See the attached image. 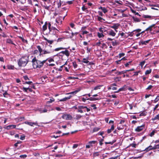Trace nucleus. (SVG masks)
I'll use <instances>...</instances> for the list:
<instances>
[{"label":"nucleus","mask_w":159,"mask_h":159,"mask_svg":"<svg viewBox=\"0 0 159 159\" xmlns=\"http://www.w3.org/2000/svg\"><path fill=\"white\" fill-rule=\"evenodd\" d=\"M37 48L38 49L37 50H34L33 52V54H37L39 52V56H43V55H45L47 54H49L51 53L52 52V50L51 49H43L41 46L40 45H37L36 46Z\"/></svg>","instance_id":"obj_1"},{"label":"nucleus","mask_w":159,"mask_h":159,"mask_svg":"<svg viewBox=\"0 0 159 159\" xmlns=\"http://www.w3.org/2000/svg\"><path fill=\"white\" fill-rule=\"evenodd\" d=\"M48 60V59H47L41 61L37 59L35 57H34L31 61L33 68L37 69L42 68L44 64Z\"/></svg>","instance_id":"obj_2"},{"label":"nucleus","mask_w":159,"mask_h":159,"mask_svg":"<svg viewBox=\"0 0 159 159\" xmlns=\"http://www.w3.org/2000/svg\"><path fill=\"white\" fill-rule=\"evenodd\" d=\"M29 56L25 55L22 56L18 61V64L20 67L25 66L29 61Z\"/></svg>","instance_id":"obj_3"},{"label":"nucleus","mask_w":159,"mask_h":159,"mask_svg":"<svg viewBox=\"0 0 159 159\" xmlns=\"http://www.w3.org/2000/svg\"><path fill=\"white\" fill-rule=\"evenodd\" d=\"M61 117L63 119L66 120H71L72 119V116L70 114H63Z\"/></svg>","instance_id":"obj_4"},{"label":"nucleus","mask_w":159,"mask_h":159,"mask_svg":"<svg viewBox=\"0 0 159 159\" xmlns=\"http://www.w3.org/2000/svg\"><path fill=\"white\" fill-rule=\"evenodd\" d=\"M88 57L87 58V59L85 58H84L83 59L82 61V62L84 63L87 64L88 65H93L94 64L93 62H89L88 60Z\"/></svg>","instance_id":"obj_5"},{"label":"nucleus","mask_w":159,"mask_h":159,"mask_svg":"<svg viewBox=\"0 0 159 159\" xmlns=\"http://www.w3.org/2000/svg\"><path fill=\"white\" fill-rule=\"evenodd\" d=\"M48 78L47 76L41 77L39 79L40 83L39 84H44L46 82L45 80Z\"/></svg>","instance_id":"obj_6"},{"label":"nucleus","mask_w":159,"mask_h":159,"mask_svg":"<svg viewBox=\"0 0 159 159\" xmlns=\"http://www.w3.org/2000/svg\"><path fill=\"white\" fill-rule=\"evenodd\" d=\"M145 124L143 125L140 126H138L135 129V131L137 132H139L143 130L144 128Z\"/></svg>","instance_id":"obj_7"},{"label":"nucleus","mask_w":159,"mask_h":159,"mask_svg":"<svg viewBox=\"0 0 159 159\" xmlns=\"http://www.w3.org/2000/svg\"><path fill=\"white\" fill-rule=\"evenodd\" d=\"M154 147H152V145H150L148 147L146 148L144 150L142 151L145 152H148L149 151L152 150H154Z\"/></svg>","instance_id":"obj_8"},{"label":"nucleus","mask_w":159,"mask_h":159,"mask_svg":"<svg viewBox=\"0 0 159 159\" xmlns=\"http://www.w3.org/2000/svg\"><path fill=\"white\" fill-rule=\"evenodd\" d=\"M51 32H52V34H58L59 32V31L57 30L55 27L52 26L51 28Z\"/></svg>","instance_id":"obj_9"},{"label":"nucleus","mask_w":159,"mask_h":159,"mask_svg":"<svg viewBox=\"0 0 159 159\" xmlns=\"http://www.w3.org/2000/svg\"><path fill=\"white\" fill-rule=\"evenodd\" d=\"M16 127V125H10L8 126H7L6 127H4V128L5 129H15Z\"/></svg>","instance_id":"obj_10"},{"label":"nucleus","mask_w":159,"mask_h":159,"mask_svg":"<svg viewBox=\"0 0 159 159\" xmlns=\"http://www.w3.org/2000/svg\"><path fill=\"white\" fill-rule=\"evenodd\" d=\"M50 4V3L49 4H48L47 2H44V4L42 5V7L45 9L49 10L50 9V7L51 6Z\"/></svg>","instance_id":"obj_11"},{"label":"nucleus","mask_w":159,"mask_h":159,"mask_svg":"<svg viewBox=\"0 0 159 159\" xmlns=\"http://www.w3.org/2000/svg\"><path fill=\"white\" fill-rule=\"evenodd\" d=\"M86 107H84L83 106H78V109L77 112H80L81 113H83L84 112V111L82 109H85Z\"/></svg>","instance_id":"obj_12"},{"label":"nucleus","mask_w":159,"mask_h":159,"mask_svg":"<svg viewBox=\"0 0 159 159\" xmlns=\"http://www.w3.org/2000/svg\"><path fill=\"white\" fill-rule=\"evenodd\" d=\"M120 26V24L118 23L114 24H113V25L110 26V27L114 29V30H116V29H117Z\"/></svg>","instance_id":"obj_13"},{"label":"nucleus","mask_w":159,"mask_h":159,"mask_svg":"<svg viewBox=\"0 0 159 159\" xmlns=\"http://www.w3.org/2000/svg\"><path fill=\"white\" fill-rule=\"evenodd\" d=\"M60 53H62L63 54H64L67 57H68L70 55V53L67 50H65L64 51H62L60 52Z\"/></svg>","instance_id":"obj_14"},{"label":"nucleus","mask_w":159,"mask_h":159,"mask_svg":"<svg viewBox=\"0 0 159 159\" xmlns=\"http://www.w3.org/2000/svg\"><path fill=\"white\" fill-rule=\"evenodd\" d=\"M72 97V96L71 95H70L68 97H66L62 99H60L59 100V101L62 102L66 101L67 100L70 99Z\"/></svg>","instance_id":"obj_15"},{"label":"nucleus","mask_w":159,"mask_h":159,"mask_svg":"<svg viewBox=\"0 0 159 159\" xmlns=\"http://www.w3.org/2000/svg\"><path fill=\"white\" fill-rule=\"evenodd\" d=\"M116 34V33L112 30H109L108 35L111 36H115Z\"/></svg>","instance_id":"obj_16"},{"label":"nucleus","mask_w":159,"mask_h":159,"mask_svg":"<svg viewBox=\"0 0 159 159\" xmlns=\"http://www.w3.org/2000/svg\"><path fill=\"white\" fill-rule=\"evenodd\" d=\"M155 24H153L152 25L149 26L145 30V31H147L149 30L150 31H151L152 30L153 28H155Z\"/></svg>","instance_id":"obj_17"},{"label":"nucleus","mask_w":159,"mask_h":159,"mask_svg":"<svg viewBox=\"0 0 159 159\" xmlns=\"http://www.w3.org/2000/svg\"><path fill=\"white\" fill-rule=\"evenodd\" d=\"M99 30L100 32L103 33L104 34V32H105L106 30L105 29V27H104L102 26V27H101L99 29Z\"/></svg>","instance_id":"obj_18"},{"label":"nucleus","mask_w":159,"mask_h":159,"mask_svg":"<svg viewBox=\"0 0 159 159\" xmlns=\"http://www.w3.org/2000/svg\"><path fill=\"white\" fill-rule=\"evenodd\" d=\"M43 39L44 40H45L46 41L48 42V43H49L50 44H52L54 42V41L53 40H48L46 38H45L44 37H43Z\"/></svg>","instance_id":"obj_19"},{"label":"nucleus","mask_w":159,"mask_h":159,"mask_svg":"<svg viewBox=\"0 0 159 159\" xmlns=\"http://www.w3.org/2000/svg\"><path fill=\"white\" fill-rule=\"evenodd\" d=\"M114 129V126L113 124L111 126V128L110 129H108L107 130V133L108 134L111 133L112 131Z\"/></svg>","instance_id":"obj_20"},{"label":"nucleus","mask_w":159,"mask_h":159,"mask_svg":"<svg viewBox=\"0 0 159 159\" xmlns=\"http://www.w3.org/2000/svg\"><path fill=\"white\" fill-rule=\"evenodd\" d=\"M7 69L9 70H14L15 68L14 66L11 65H8L7 66Z\"/></svg>","instance_id":"obj_21"},{"label":"nucleus","mask_w":159,"mask_h":159,"mask_svg":"<svg viewBox=\"0 0 159 159\" xmlns=\"http://www.w3.org/2000/svg\"><path fill=\"white\" fill-rule=\"evenodd\" d=\"M48 25V23L47 22H46L45 23L44 25L43 26V31H45L47 29Z\"/></svg>","instance_id":"obj_22"},{"label":"nucleus","mask_w":159,"mask_h":159,"mask_svg":"<svg viewBox=\"0 0 159 159\" xmlns=\"http://www.w3.org/2000/svg\"><path fill=\"white\" fill-rule=\"evenodd\" d=\"M18 38L21 40L22 42L24 43H25L26 44L28 43V42L27 40L25 39L23 37L18 36Z\"/></svg>","instance_id":"obj_23"},{"label":"nucleus","mask_w":159,"mask_h":159,"mask_svg":"<svg viewBox=\"0 0 159 159\" xmlns=\"http://www.w3.org/2000/svg\"><path fill=\"white\" fill-rule=\"evenodd\" d=\"M135 30H134L133 31L129 33V36L131 37H133L135 35L136 33Z\"/></svg>","instance_id":"obj_24"},{"label":"nucleus","mask_w":159,"mask_h":159,"mask_svg":"<svg viewBox=\"0 0 159 159\" xmlns=\"http://www.w3.org/2000/svg\"><path fill=\"white\" fill-rule=\"evenodd\" d=\"M25 123L26 124H27V125H30V126H33V125H36V123H34V122H28V121H25Z\"/></svg>","instance_id":"obj_25"},{"label":"nucleus","mask_w":159,"mask_h":159,"mask_svg":"<svg viewBox=\"0 0 159 159\" xmlns=\"http://www.w3.org/2000/svg\"><path fill=\"white\" fill-rule=\"evenodd\" d=\"M6 42L7 43H11L13 45H16L13 43L12 40L11 39H7L6 40Z\"/></svg>","instance_id":"obj_26"},{"label":"nucleus","mask_w":159,"mask_h":159,"mask_svg":"<svg viewBox=\"0 0 159 159\" xmlns=\"http://www.w3.org/2000/svg\"><path fill=\"white\" fill-rule=\"evenodd\" d=\"M97 36L99 38H102L104 36V34L101 32L100 33L99 32H98Z\"/></svg>","instance_id":"obj_27"},{"label":"nucleus","mask_w":159,"mask_h":159,"mask_svg":"<svg viewBox=\"0 0 159 159\" xmlns=\"http://www.w3.org/2000/svg\"><path fill=\"white\" fill-rule=\"evenodd\" d=\"M152 120L153 121H154L156 120H159V114L157 115L154 117L152 118Z\"/></svg>","instance_id":"obj_28"},{"label":"nucleus","mask_w":159,"mask_h":159,"mask_svg":"<svg viewBox=\"0 0 159 159\" xmlns=\"http://www.w3.org/2000/svg\"><path fill=\"white\" fill-rule=\"evenodd\" d=\"M150 41V39L145 41H141V43L142 44L146 45L147 43H148Z\"/></svg>","instance_id":"obj_29"},{"label":"nucleus","mask_w":159,"mask_h":159,"mask_svg":"<svg viewBox=\"0 0 159 159\" xmlns=\"http://www.w3.org/2000/svg\"><path fill=\"white\" fill-rule=\"evenodd\" d=\"M142 17L145 18H149L150 19H152V17L148 15H143Z\"/></svg>","instance_id":"obj_30"},{"label":"nucleus","mask_w":159,"mask_h":159,"mask_svg":"<svg viewBox=\"0 0 159 159\" xmlns=\"http://www.w3.org/2000/svg\"><path fill=\"white\" fill-rule=\"evenodd\" d=\"M124 87H123L122 88H121L119 89L117 91H115L114 92V93H118V92H119L121 91H124Z\"/></svg>","instance_id":"obj_31"},{"label":"nucleus","mask_w":159,"mask_h":159,"mask_svg":"<svg viewBox=\"0 0 159 159\" xmlns=\"http://www.w3.org/2000/svg\"><path fill=\"white\" fill-rule=\"evenodd\" d=\"M102 86H103V85H98L97 86H96V87H95L94 88L93 90H98V89H100L101 88V87H102Z\"/></svg>","instance_id":"obj_32"},{"label":"nucleus","mask_w":159,"mask_h":159,"mask_svg":"<svg viewBox=\"0 0 159 159\" xmlns=\"http://www.w3.org/2000/svg\"><path fill=\"white\" fill-rule=\"evenodd\" d=\"M89 100L91 101H94L99 99V98H93V97H90L89 98Z\"/></svg>","instance_id":"obj_33"},{"label":"nucleus","mask_w":159,"mask_h":159,"mask_svg":"<svg viewBox=\"0 0 159 159\" xmlns=\"http://www.w3.org/2000/svg\"><path fill=\"white\" fill-rule=\"evenodd\" d=\"M116 140H114L112 141V142H105V144H110L111 145L113 144L114 143H115L116 142Z\"/></svg>","instance_id":"obj_34"},{"label":"nucleus","mask_w":159,"mask_h":159,"mask_svg":"<svg viewBox=\"0 0 159 159\" xmlns=\"http://www.w3.org/2000/svg\"><path fill=\"white\" fill-rule=\"evenodd\" d=\"M97 142L96 141H89L88 143L91 146H92V145L93 144H95Z\"/></svg>","instance_id":"obj_35"},{"label":"nucleus","mask_w":159,"mask_h":159,"mask_svg":"<svg viewBox=\"0 0 159 159\" xmlns=\"http://www.w3.org/2000/svg\"><path fill=\"white\" fill-rule=\"evenodd\" d=\"M114 80L116 81H120L121 80V77H115L114 79Z\"/></svg>","instance_id":"obj_36"},{"label":"nucleus","mask_w":159,"mask_h":159,"mask_svg":"<svg viewBox=\"0 0 159 159\" xmlns=\"http://www.w3.org/2000/svg\"><path fill=\"white\" fill-rule=\"evenodd\" d=\"M99 153L98 152H95L93 154V157H98L99 156Z\"/></svg>","instance_id":"obj_37"},{"label":"nucleus","mask_w":159,"mask_h":159,"mask_svg":"<svg viewBox=\"0 0 159 159\" xmlns=\"http://www.w3.org/2000/svg\"><path fill=\"white\" fill-rule=\"evenodd\" d=\"M159 100V95H157L154 101V103H156Z\"/></svg>","instance_id":"obj_38"},{"label":"nucleus","mask_w":159,"mask_h":159,"mask_svg":"<svg viewBox=\"0 0 159 159\" xmlns=\"http://www.w3.org/2000/svg\"><path fill=\"white\" fill-rule=\"evenodd\" d=\"M155 130H153L150 134H149V135L150 136V137H152L153 136H154V135L155 134V133L156 132L155 131Z\"/></svg>","instance_id":"obj_39"},{"label":"nucleus","mask_w":159,"mask_h":159,"mask_svg":"<svg viewBox=\"0 0 159 159\" xmlns=\"http://www.w3.org/2000/svg\"><path fill=\"white\" fill-rule=\"evenodd\" d=\"M66 49V48H62V47H60V48H55L54 49V51H59V50H60L64 49Z\"/></svg>","instance_id":"obj_40"},{"label":"nucleus","mask_w":159,"mask_h":159,"mask_svg":"<svg viewBox=\"0 0 159 159\" xmlns=\"http://www.w3.org/2000/svg\"><path fill=\"white\" fill-rule=\"evenodd\" d=\"M133 18L134 21L136 22H139L140 21L139 19L137 17H133Z\"/></svg>","instance_id":"obj_41"},{"label":"nucleus","mask_w":159,"mask_h":159,"mask_svg":"<svg viewBox=\"0 0 159 159\" xmlns=\"http://www.w3.org/2000/svg\"><path fill=\"white\" fill-rule=\"evenodd\" d=\"M48 28L49 31V32H51V28L52 27H51V23L50 22H49L48 23Z\"/></svg>","instance_id":"obj_42"},{"label":"nucleus","mask_w":159,"mask_h":159,"mask_svg":"<svg viewBox=\"0 0 159 159\" xmlns=\"http://www.w3.org/2000/svg\"><path fill=\"white\" fill-rule=\"evenodd\" d=\"M152 71V70L151 69H149V70H147L145 72V74L146 75H147L150 74Z\"/></svg>","instance_id":"obj_43"},{"label":"nucleus","mask_w":159,"mask_h":159,"mask_svg":"<svg viewBox=\"0 0 159 159\" xmlns=\"http://www.w3.org/2000/svg\"><path fill=\"white\" fill-rule=\"evenodd\" d=\"M98 20L99 21L101 22H102V20H103L104 21L105 20L104 19L99 16H98Z\"/></svg>","instance_id":"obj_44"},{"label":"nucleus","mask_w":159,"mask_h":159,"mask_svg":"<svg viewBox=\"0 0 159 159\" xmlns=\"http://www.w3.org/2000/svg\"><path fill=\"white\" fill-rule=\"evenodd\" d=\"M73 66L75 68H77V64L76 62L75 61H74L72 62Z\"/></svg>","instance_id":"obj_45"},{"label":"nucleus","mask_w":159,"mask_h":159,"mask_svg":"<svg viewBox=\"0 0 159 159\" xmlns=\"http://www.w3.org/2000/svg\"><path fill=\"white\" fill-rule=\"evenodd\" d=\"M146 113L145 111H143L140 114L139 116H145L146 115Z\"/></svg>","instance_id":"obj_46"},{"label":"nucleus","mask_w":159,"mask_h":159,"mask_svg":"<svg viewBox=\"0 0 159 159\" xmlns=\"http://www.w3.org/2000/svg\"><path fill=\"white\" fill-rule=\"evenodd\" d=\"M100 129V128L98 127H95L93 130V132H96L99 131Z\"/></svg>","instance_id":"obj_47"},{"label":"nucleus","mask_w":159,"mask_h":159,"mask_svg":"<svg viewBox=\"0 0 159 159\" xmlns=\"http://www.w3.org/2000/svg\"><path fill=\"white\" fill-rule=\"evenodd\" d=\"M55 101V99L53 98H52L51 99H50V100L48 101L47 102L48 103H51L52 102H54Z\"/></svg>","instance_id":"obj_48"},{"label":"nucleus","mask_w":159,"mask_h":159,"mask_svg":"<svg viewBox=\"0 0 159 159\" xmlns=\"http://www.w3.org/2000/svg\"><path fill=\"white\" fill-rule=\"evenodd\" d=\"M27 157V155L26 154L20 155V157L22 158H25Z\"/></svg>","instance_id":"obj_49"},{"label":"nucleus","mask_w":159,"mask_h":159,"mask_svg":"<svg viewBox=\"0 0 159 159\" xmlns=\"http://www.w3.org/2000/svg\"><path fill=\"white\" fill-rule=\"evenodd\" d=\"M115 74L116 75H119L121 74H122V71H116V72H115Z\"/></svg>","instance_id":"obj_50"},{"label":"nucleus","mask_w":159,"mask_h":159,"mask_svg":"<svg viewBox=\"0 0 159 159\" xmlns=\"http://www.w3.org/2000/svg\"><path fill=\"white\" fill-rule=\"evenodd\" d=\"M154 147V150L156 149H159V143L158 144L156 145L155 144Z\"/></svg>","instance_id":"obj_51"},{"label":"nucleus","mask_w":159,"mask_h":159,"mask_svg":"<svg viewBox=\"0 0 159 159\" xmlns=\"http://www.w3.org/2000/svg\"><path fill=\"white\" fill-rule=\"evenodd\" d=\"M140 72V71L134 72V74L133 75V76H137L138 75V74Z\"/></svg>","instance_id":"obj_52"},{"label":"nucleus","mask_w":159,"mask_h":159,"mask_svg":"<svg viewBox=\"0 0 159 159\" xmlns=\"http://www.w3.org/2000/svg\"><path fill=\"white\" fill-rule=\"evenodd\" d=\"M102 11H103V12L104 13H106V12H107V10L104 7H103V8H102Z\"/></svg>","instance_id":"obj_53"},{"label":"nucleus","mask_w":159,"mask_h":159,"mask_svg":"<svg viewBox=\"0 0 159 159\" xmlns=\"http://www.w3.org/2000/svg\"><path fill=\"white\" fill-rule=\"evenodd\" d=\"M102 48H107V46L106 45V44L105 43H103L102 44Z\"/></svg>","instance_id":"obj_54"},{"label":"nucleus","mask_w":159,"mask_h":159,"mask_svg":"<svg viewBox=\"0 0 159 159\" xmlns=\"http://www.w3.org/2000/svg\"><path fill=\"white\" fill-rule=\"evenodd\" d=\"M7 95H9V94H8L7 92L6 91L3 93V96L4 97H7Z\"/></svg>","instance_id":"obj_55"},{"label":"nucleus","mask_w":159,"mask_h":159,"mask_svg":"<svg viewBox=\"0 0 159 159\" xmlns=\"http://www.w3.org/2000/svg\"><path fill=\"white\" fill-rule=\"evenodd\" d=\"M145 63V61H143L140 63L139 65L141 66L142 67L144 65Z\"/></svg>","instance_id":"obj_56"},{"label":"nucleus","mask_w":159,"mask_h":159,"mask_svg":"<svg viewBox=\"0 0 159 159\" xmlns=\"http://www.w3.org/2000/svg\"><path fill=\"white\" fill-rule=\"evenodd\" d=\"M81 116L80 115H77L76 116V119L78 120L79 119H80L81 117Z\"/></svg>","instance_id":"obj_57"},{"label":"nucleus","mask_w":159,"mask_h":159,"mask_svg":"<svg viewBox=\"0 0 159 159\" xmlns=\"http://www.w3.org/2000/svg\"><path fill=\"white\" fill-rule=\"evenodd\" d=\"M23 78L25 80H29V78L26 75L23 76Z\"/></svg>","instance_id":"obj_58"},{"label":"nucleus","mask_w":159,"mask_h":159,"mask_svg":"<svg viewBox=\"0 0 159 159\" xmlns=\"http://www.w3.org/2000/svg\"><path fill=\"white\" fill-rule=\"evenodd\" d=\"M104 141V139H102L99 141V144L102 146L103 144L102 142Z\"/></svg>","instance_id":"obj_59"},{"label":"nucleus","mask_w":159,"mask_h":159,"mask_svg":"<svg viewBox=\"0 0 159 159\" xmlns=\"http://www.w3.org/2000/svg\"><path fill=\"white\" fill-rule=\"evenodd\" d=\"M152 87L153 86L152 85H150L146 89L149 90L151 89Z\"/></svg>","instance_id":"obj_60"},{"label":"nucleus","mask_w":159,"mask_h":159,"mask_svg":"<svg viewBox=\"0 0 159 159\" xmlns=\"http://www.w3.org/2000/svg\"><path fill=\"white\" fill-rule=\"evenodd\" d=\"M48 60L47 61H48L49 63L54 61V60L53 58H51L49 59H48Z\"/></svg>","instance_id":"obj_61"},{"label":"nucleus","mask_w":159,"mask_h":159,"mask_svg":"<svg viewBox=\"0 0 159 159\" xmlns=\"http://www.w3.org/2000/svg\"><path fill=\"white\" fill-rule=\"evenodd\" d=\"M25 136L24 135H21L20 136V139L21 140H24L25 139Z\"/></svg>","instance_id":"obj_62"},{"label":"nucleus","mask_w":159,"mask_h":159,"mask_svg":"<svg viewBox=\"0 0 159 159\" xmlns=\"http://www.w3.org/2000/svg\"><path fill=\"white\" fill-rule=\"evenodd\" d=\"M131 62V61H129L126 63V64H125V66L126 67H128V66L129 65V64H130Z\"/></svg>","instance_id":"obj_63"},{"label":"nucleus","mask_w":159,"mask_h":159,"mask_svg":"<svg viewBox=\"0 0 159 159\" xmlns=\"http://www.w3.org/2000/svg\"><path fill=\"white\" fill-rule=\"evenodd\" d=\"M118 156H115L114 157H111L108 159H117V158L118 157Z\"/></svg>","instance_id":"obj_64"}]
</instances>
